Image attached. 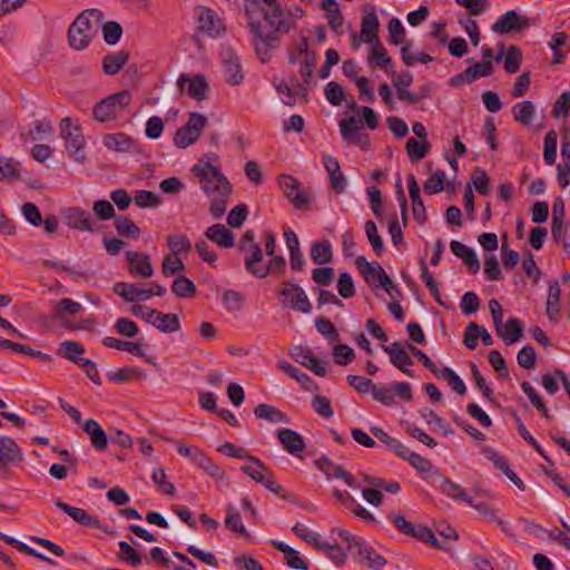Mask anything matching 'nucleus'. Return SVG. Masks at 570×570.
Returning <instances> with one entry per match:
<instances>
[{
  "label": "nucleus",
  "mask_w": 570,
  "mask_h": 570,
  "mask_svg": "<svg viewBox=\"0 0 570 570\" xmlns=\"http://www.w3.org/2000/svg\"><path fill=\"white\" fill-rule=\"evenodd\" d=\"M323 164H324V167L330 176V181H331L332 188L337 194L343 193L346 188V179H345V176L343 175V173L341 171L338 160L331 155H324Z\"/></svg>",
  "instance_id": "412c9836"
},
{
  "label": "nucleus",
  "mask_w": 570,
  "mask_h": 570,
  "mask_svg": "<svg viewBox=\"0 0 570 570\" xmlns=\"http://www.w3.org/2000/svg\"><path fill=\"white\" fill-rule=\"evenodd\" d=\"M245 257V267L248 272L255 275L258 278H265L267 276V269H262V267H257V263L263 259V252L258 244H252L247 250Z\"/></svg>",
  "instance_id": "c85d7f7f"
},
{
  "label": "nucleus",
  "mask_w": 570,
  "mask_h": 570,
  "mask_svg": "<svg viewBox=\"0 0 570 570\" xmlns=\"http://www.w3.org/2000/svg\"><path fill=\"white\" fill-rule=\"evenodd\" d=\"M401 454L405 455L411 465L419 472L423 474H439V470L435 468V465H433L429 460H426L422 455L415 452L406 451L403 446Z\"/></svg>",
  "instance_id": "a19ab883"
},
{
  "label": "nucleus",
  "mask_w": 570,
  "mask_h": 570,
  "mask_svg": "<svg viewBox=\"0 0 570 570\" xmlns=\"http://www.w3.org/2000/svg\"><path fill=\"white\" fill-rule=\"evenodd\" d=\"M407 183H409L410 198L412 200L413 217L420 225H423L426 220V210H425L423 200L421 198L420 186H419L413 174H410L407 176Z\"/></svg>",
  "instance_id": "6ab92c4d"
},
{
  "label": "nucleus",
  "mask_w": 570,
  "mask_h": 570,
  "mask_svg": "<svg viewBox=\"0 0 570 570\" xmlns=\"http://www.w3.org/2000/svg\"><path fill=\"white\" fill-rule=\"evenodd\" d=\"M60 136L65 140L66 149L69 156L76 161L85 160V137L78 126L71 127L70 118H63L60 121Z\"/></svg>",
  "instance_id": "423d86ee"
},
{
  "label": "nucleus",
  "mask_w": 570,
  "mask_h": 570,
  "mask_svg": "<svg viewBox=\"0 0 570 570\" xmlns=\"http://www.w3.org/2000/svg\"><path fill=\"white\" fill-rule=\"evenodd\" d=\"M63 215L66 224L72 229L90 233H95L99 229L91 214L80 207L67 208Z\"/></svg>",
  "instance_id": "9b49d317"
},
{
  "label": "nucleus",
  "mask_w": 570,
  "mask_h": 570,
  "mask_svg": "<svg viewBox=\"0 0 570 570\" xmlns=\"http://www.w3.org/2000/svg\"><path fill=\"white\" fill-rule=\"evenodd\" d=\"M422 419L426 422V424L434 426L444 435H450L453 433V429L446 423L441 416H439L433 410L424 409L421 412Z\"/></svg>",
  "instance_id": "603ef678"
},
{
  "label": "nucleus",
  "mask_w": 570,
  "mask_h": 570,
  "mask_svg": "<svg viewBox=\"0 0 570 570\" xmlns=\"http://www.w3.org/2000/svg\"><path fill=\"white\" fill-rule=\"evenodd\" d=\"M321 8L328 13L327 18L331 29L337 32L344 21L338 3L335 0H322Z\"/></svg>",
  "instance_id": "c03bdc74"
},
{
  "label": "nucleus",
  "mask_w": 570,
  "mask_h": 570,
  "mask_svg": "<svg viewBox=\"0 0 570 570\" xmlns=\"http://www.w3.org/2000/svg\"><path fill=\"white\" fill-rule=\"evenodd\" d=\"M102 344L108 347H112L129 354H132L135 356H139L141 354V346L139 343L130 342V341H122L115 337H105L102 340Z\"/></svg>",
  "instance_id": "de8ad7c7"
},
{
  "label": "nucleus",
  "mask_w": 570,
  "mask_h": 570,
  "mask_svg": "<svg viewBox=\"0 0 570 570\" xmlns=\"http://www.w3.org/2000/svg\"><path fill=\"white\" fill-rule=\"evenodd\" d=\"M232 186H223L218 190L207 193L206 196L210 200L209 213L216 219L220 218L227 208L230 199Z\"/></svg>",
  "instance_id": "a211bd4d"
},
{
  "label": "nucleus",
  "mask_w": 570,
  "mask_h": 570,
  "mask_svg": "<svg viewBox=\"0 0 570 570\" xmlns=\"http://www.w3.org/2000/svg\"><path fill=\"white\" fill-rule=\"evenodd\" d=\"M193 171L199 178L202 190L205 194L230 185L228 179L217 167L204 159H200V161L193 167Z\"/></svg>",
  "instance_id": "0eeeda50"
},
{
  "label": "nucleus",
  "mask_w": 570,
  "mask_h": 570,
  "mask_svg": "<svg viewBox=\"0 0 570 570\" xmlns=\"http://www.w3.org/2000/svg\"><path fill=\"white\" fill-rule=\"evenodd\" d=\"M206 125L207 118L204 115L191 114L187 124L176 131L174 137L175 145L178 148H187L195 144Z\"/></svg>",
  "instance_id": "6e6552de"
},
{
  "label": "nucleus",
  "mask_w": 570,
  "mask_h": 570,
  "mask_svg": "<svg viewBox=\"0 0 570 570\" xmlns=\"http://www.w3.org/2000/svg\"><path fill=\"white\" fill-rule=\"evenodd\" d=\"M561 288L558 279L550 282L547 297V315L550 320L557 321L560 314Z\"/></svg>",
  "instance_id": "2f4dec72"
},
{
  "label": "nucleus",
  "mask_w": 570,
  "mask_h": 570,
  "mask_svg": "<svg viewBox=\"0 0 570 570\" xmlns=\"http://www.w3.org/2000/svg\"><path fill=\"white\" fill-rule=\"evenodd\" d=\"M325 96L333 106H341L345 100V90L340 83L330 81L325 87Z\"/></svg>",
  "instance_id": "774afa93"
},
{
  "label": "nucleus",
  "mask_w": 570,
  "mask_h": 570,
  "mask_svg": "<svg viewBox=\"0 0 570 570\" xmlns=\"http://www.w3.org/2000/svg\"><path fill=\"white\" fill-rule=\"evenodd\" d=\"M105 146L115 153H132L136 150L135 140L124 134H108L104 137Z\"/></svg>",
  "instance_id": "393cba45"
},
{
  "label": "nucleus",
  "mask_w": 570,
  "mask_h": 570,
  "mask_svg": "<svg viewBox=\"0 0 570 570\" xmlns=\"http://www.w3.org/2000/svg\"><path fill=\"white\" fill-rule=\"evenodd\" d=\"M227 514L225 518L226 528L236 535H246L247 529L242 521L239 512L232 504L226 507Z\"/></svg>",
  "instance_id": "a18cd8bd"
},
{
  "label": "nucleus",
  "mask_w": 570,
  "mask_h": 570,
  "mask_svg": "<svg viewBox=\"0 0 570 570\" xmlns=\"http://www.w3.org/2000/svg\"><path fill=\"white\" fill-rule=\"evenodd\" d=\"M531 26V19L520 14L515 10H509L501 14L492 24V30L499 35L521 32Z\"/></svg>",
  "instance_id": "1a4fd4ad"
},
{
  "label": "nucleus",
  "mask_w": 570,
  "mask_h": 570,
  "mask_svg": "<svg viewBox=\"0 0 570 570\" xmlns=\"http://www.w3.org/2000/svg\"><path fill=\"white\" fill-rule=\"evenodd\" d=\"M370 63H375V66L385 69L389 73H393L392 70V59L389 56L386 49L383 47L382 42H375L371 45V55H370Z\"/></svg>",
  "instance_id": "473e14b6"
},
{
  "label": "nucleus",
  "mask_w": 570,
  "mask_h": 570,
  "mask_svg": "<svg viewBox=\"0 0 570 570\" xmlns=\"http://www.w3.org/2000/svg\"><path fill=\"white\" fill-rule=\"evenodd\" d=\"M83 432L89 436L91 443L98 449H105L108 444V436L101 425L94 419L83 423Z\"/></svg>",
  "instance_id": "7c9ffc66"
},
{
  "label": "nucleus",
  "mask_w": 570,
  "mask_h": 570,
  "mask_svg": "<svg viewBox=\"0 0 570 570\" xmlns=\"http://www.w3.org/2000/svg\"><path fill=\"white\" fill-rule=\"evenodd\" d=\"M317 468L325 475L326 480H342L351 489H358L354 478L341 465L332 462L327 458L317 461Z\"/></svg>",
  "instance_id": "f3484780"
},
{
  "label": "nucleus",
  "mask_w": 570,
  "mask_h": 570,
  "mask_svg": "<svg viewBox=\"0 0 570 570\" xmlns=\"http://www.w3.org/2000/svg\"><path fill=\"white\" fill-rule=\"evenodd\" d=\"M223 303L227 311L239 312L244 305V297L242 294L234 289H227L223 294Z\"/></svg>",
  "instance_id": "69168bd1"
},
{
  "label": "nucleus",
  "mask_w": 570,
  "mask_h": 570,
  "mask_svg": "<svg viewBox=\"0 0 570 570\" xmlns=\"http://www.w3.org/2000/svg\"><path fill=\"white\" fill-rule=\"evenodd\" d=\"M223 67L225 80L229 86H239L244 80V73L239 57L232 50L226 49L223 53Z\"/></svg>",
  "instance_id": "dca6fc26"
},
{
  "label": "nucleus",
  "mask_w": 570,
  "mask_h": 570,
  "mask_svg": "<svg viewBox=\"0 0 570 570\" xmlns=\"http://www.w3.org/2000/svg\"><path fill=\"white\" fill-rule=\"evenodd\" d=\"M171 291L179 297H193L196 294V285L188 277L179 276L173 282Z\"/></svg>",
  "instance_id": "13d9d810"
},
{
  "label": "nucleus",
  "mask_w": 570,
  "mask_h": 570,
  "mask_svg": "<svg viewBox=\"0 0 570 570\" xmlns=\"http://www.w3.org/2000/svg\"><path fill=\"white\" fill-rule=\"evenodd\" d=\"M115 228L122 236H131L134 238L140 236L139 227L127 216H117L115 219Z\"/></svg>",
  "instance_id": "bf43d9fd"
},
{
  "label": "nucleus",
  "mask_w": 570,
  "mask_h": 570,
  "mask_svg": "<svg viewBox=\"0 0 570 570\" xmlns=\"http://www.w3.org/2000/svg\"><path fill=\"white\" fill-rule=\"evenodd\" d=\"M277 438L283 445L284 450H286L289 454L294 456H299L302 452L305 450V442L303 436L296 431L289 429H282L277 432Z\"/></svg>",
  "instance_id": "aec40b11"
},
{
  "label": "nucleus",
  "mask_w": 570,
  "mask_h": 570,
  "mask_svg": "<svg viewBox=\"0 0 570 570\" xmlns=\"http://www.w3.org/2000/svg\"><path fill=\"white\" fill-rule=\"evenodd\" d=\"M311 258L317 265H325L333 258L332 246L328 240L315 242L311 246Z\"/></svg>",
  "instance_id": "58836bf2"
},
{
  "label": "nucleus",
  "mask_w": 570,
  "mask_h": 570,
  "mask_svg": "<svg viewBox=\"0 0 570 570\" xmlns=\"http://www.w3.org/2000/svg\"><path fill=\"white\" fill-rule=\"evenodd\" d=\"M167 245L171 250L173 255H179L183 252H187L190 249L191 244L186 235H168L167 236Z\"/></svg>",
  "instance_id": "338daca9"
},
{
  "label": "nucleus",
  "mask_w": 570,
  "mask_h": 570,
  "mask_svg": "<svg viewBox=\"0 0 570 570\" xmlns=\"http://www.w3.org/2000/svg\"><path fill=\"white\" fill-rule=\"evenodd\" d=\"M379 18L374 9H372L370 12H367L362 18L361 23V38L370 45L379 42L380 39L377 37L379 32Z\"/></svg>",
  "instance_id": "cd10ccee"
},
{
  "label": "nucleus",
  "mask_w": 570,
  "mask_h": 570,
  "mask_svg": "<svg viewBox=\"0 0 570 570\" xmlns=\"http://www.w3.org/2000/svg\"><path fill=\"white\" fill-rule=\"evenodd\" d=\"M276 366L286 375L298 382L304 389L309 390L313 387L312 380L301 372L297 367L289 364L286 360L282 358L277 362Z\"/></svg>",
  "instance_id": "79ce46f5"
},
{
  "label": "nucleus",
  "mask_w": 570,
  "mask_h": 570,
  "mask_svg": "<svg viewBox=\"0 0 570 570\" xmlns=\"http://www.w3.org/2000/svg\"><path fill=\"white\" fill-rule=\"evenodd\" d=\"M468 62L470 66L465 69V77H470L472 82L479 78L489 77L494 71L491 60L476 62L473 58H470Z\"/></svg>",
  "instance_id": "4c0bfd02"
},
{
  "label": "nucleus",
  "mask_w": 570,
  "mask_h": 570,
  "mask_svg": "<svg viewBox=\"0 0 570 570\" xmlns=\"http://www.w3.org/2000/svg\"><path fill=\"white\" fill-rule=\"evenodd\" d=\"M129 53L127 51H118L107 55L102 60V69L107 75H116L128 61Z\"/></svg>",
  "instance_id": "e433bc0d"
},
{
  "label": "nucleus",
  "mask_w": 570,
  "mask_h": 570,
  "mask_svg": "<svg viewBox=\"0 0 570 570\" xmlns=\"http://www.w3.org/2000/svg\"><path fill=\"white\" fill-rule=\"evenodd\" d=\"M119 546V559L131 566L138 567L140 566L142 558L138 551H136L127 541H120Z\"/></svg>",
  "instance_id": "5fc2aeb1"
},
{
  "label": "nucleus",
  "mask_w": 570,
  "mask_h": 570,
  "mask_svg": "<svg viewBox=\"0 0 570 570\" xmlns=\"http://www.w3.org/2000/svg\"><path fill=\"white\" fill-rule=\"evenodd\" d=\"M131 102V94L122 90L112 94L99 102L92 109V117L99 122L114 120L120 115Z\"/></svg>",
  "instance_id": "20e7f679"
},
{
  "label": "nucleus",
  "mask_w": 570,
  "mask_h": 570,
  "mask_svg": "<svg viewBox=\"0 0 570 570\" xmlns=\"http://www.w3.org/2000/svg\"><path fill=\"white\" fill-rule=\"evenodd\" d=\"M132 200L140 208H155L161 203L160 197L156 193L144 189L137 191Z\"/></svg>",
  "instance_id": "e2e57ef3"
},
{
  "label": "nucleus",
  "mask_w": 570,
  "mask_h": 570,
  "mask_svg": "<svg viewBox=\"0 0 570 570\" xmlns=\"http://www.w3.org/2000/svg\"><path fill=\"white\" fill-rule=\"evenodd\" d=\"M151 479L154 483L158 487V489L167 494V495H174L176 492V488L174 484L168 480V476L165 472V469L160 465L155 466L151 472Z\"/></svg>",
  "instance_id": "09e8293b"
},
{
  "label": "nucleus",
  "mask_w": 570,
  "mask_h": 570,
  "mask_svg": "<svg viewBox=\"0 0 570 570\" xmlns=\"http://www.w3.org/2000/svg\"><path fill=\"white\" fill-rule=\"evenodd\" d=\"M177 451L180 455L189 459L199 468L205 463L206 459L208 458L207 454L197 445L178 444Z\"/></svg>",
  "instance_id": "864d4df0"
},
{
  "label": "nucleus",
  "mask_w": 570,
  "mask_h": 570,
  "mask_svg": "<svg viewBox=\"0 0 570 570\" xmlns=\"http://www.w3.org/2000/svg\"><path fill=\"white\" fill-rule=\"evenodd\" d=\"M522 61L521 50L517 46H510L507 49L503 68L508 73H515Z\"/></svg>",
  "instance_id": "4d7b16f0"
},
{
  "label": "nucleus",
  "mask_w": 570,
  "mask_h": 570,
  "mask_svg": "<svg viewBox=\"0 0 570 570\" xmlns=\"http://www.w3.org/2000/svg\"><path fill=\"white\" fill-rule=\"evenodd\" d=\"M281 296V305L304 314H308L312 304L305 291L294 281L285 282L278 291Z\"/></svg>",
  "instance_id": "39448f33"
},
{
  "label": "nucleus",
  "mask_w": 570,
  "mask_h": 570,
  "mask_svg": "<svg viewBox=\"0 0 570 570\" xmlns=\"http://www.w3.org/2000/svg\"><path fill=\"white\" fill-rule=\"evenodd\" d=\"M514 119L522 125H530L535 116V107L532 101L524 100L512 107Z\"/></svg>",
  "instance_id": "37998d69"
},
{
  "label": "nucleus",
  "mask_w": 570,
  "mask_h": 570,
  "mask_svg": "<svg viewBox=\"0 0 570 570\" xmlns=\"http://www.w3.org/2000/svg\"><path fill=\"white\" fill-rule=\"evenodd\" d=\"M100 29L102 31L105 42L110 46L116 45L122 36V27L116 21H102Z\"/></svg>",
  "instance_id": "6e6d98bb"
},
{
  "label": "nucleus",
  "mask_w": 570,
  "mask_h": 570,
  "mask_svg": "<svg viewBox=\"0 0 570 570\" xmlns=\"http://www.w3.org/2000/svg\"><path fill=\"white\" fill-rule=\"evenodd\" d=\"M278 184L285 197L295 208L302 209L304 206L309 204L311 198L308 194L302 189L301 184L294 177L289 175H281Z\"/></svg>",
  "instance_id": "9d476101"
},
{
  "label": "nucleus",
  "mask_w": 570,
  "mask_h": 570,
  "mask_svg": "<svg viewBox=\"0 0 570 570\" xmlns=\"http://www.w3.org/2000/svg\"><path fill=\"white\" fill-rule=\"evenodd\" d=\"M558 135L556 130H550L544 138L543 158L548 165H553L557 159Z\"/></svg>",
  "instance_id": "680f3d73"
},
{
  "label": "nucleus",
  "mask_w": 570,
  "mask_h": 570,
  "mask_svg": "<svg viewBox=\"0 0 570 570\" xmlns=\"http://www.w3.org/2000/svg\"><path fill=\"white\" fill-rule=\"evenodd\" d=\"M150 324L164 333L177 332L180 327L179 320L176 314H164L156 309L154 312Z\"/></svg>",
  "instance_id": "c756f323"
},
{
  "label": "nucleus",
  "mask_w": 570,
  "mask_h": 570,
  "mask_svg": "<svg viewBox=\"0 0 570 570\" xmlns=\"http://www.w3.org/2000/svg\"><path fill=\"white\" fill-rule=\"evenodd\" d=\"M177 87L180 91L187 92V95L196 100H204L207 97L209 90L208 82L204 75L198 73L194 78L183 73L177 80Z\"/></svg>",
  "instance_id": "ddd939ff"
},
{
  "label": "nucleus",
  "mask_w": 570,
  "mask_h": 570,
  "mask_svg": "<svg viewBox=\"0 0 570 570\" xmlns=\"http://www.w3.org/2000/svg\"><path fill=\"white\" fill-rule=\"evenodd\" d=\"M244 459L246 462L240 470L258 483L264 481V479L267 476V469L264 463L256 456L252 455H246Z\"/></svg>",
  "instance_id": "f704fd0d"
},
{
  "label": "nucleus",
  "mask_w": 570,
  "mask_h": 570,
  "mask_svg": "<svg viewBox=\"0 0 570 570\" xmlns=\"http://www.w3.org/2000/svg\"><path fill=\"white\" fill-rule=\"evenodd\" d=\"M51 502L55 507L60 509L65 514L72 518L78 523L83 524V525H90V527L98 525V521L95 518H92L90 514H88L86 510H83L81 508L71 507V505L62 502L58 498H52Z\"/></svg>",
  "instance_id": "5701e85b"
},
{
  "label": "nucleus",
  "mask_w": 570,
  "mask_h": 570,
  "mask_svg": "<svg viewBox=\"0 0 570 570\" xmlns=\"http://www.w3.org/2000/svg\"><path fill=\"white\" fill-rule=\"evenodd\" d=\"M263 8L259 0H246L244 4L248 27L253 35L261 31V14H263Z\"/></svg>",
  "instance_id": "72a5a7b5"
},
{
  "label": "nucleus",
  "mask_w": 570,
  "mask_h": 570,
  "mask_svg": "<svg viewBox=\"0 0 570 570\" xmlns=\"http://www.w3.org/2000/svg\"><path fill=\"white\" fill-rule=\"evenodd\" d=\"M254 413L257 417L272 423H283L287 420L286 415L282 411L267 404H259L254 410Z\"/></svg>",
  "instance_id": "8fccbe9b"
},
{
  "label": "nucleus",
  "mask_w": 570,
  "mask_h": 570,
  "mask_svg": "<svg viewBox=\"0 0 570 570\" xmlns=\"http://www.w3.org/2000/svg\"><path fill=\"white\" fill-rule=\"evenodd\" d=\"M114 291L127 302H140L150 298V291H147V288H140L134 283H117L114 286Z\"/></svg>",
  "instance_id": "b1692460"
},
{
  "label": "nucleus",
  "mask_w": 570,
  "mask_h": 570,
  "mask_svg": "<svg viewBox=\"0 0 570 570\" xmlns=\"http://www.w3.org/2000/svg\"><path fill=\"white\" fill-rule=\"evenodd\" d=\"M263 21L261 31L254 35V48L264 63L268 62L272 52L281 45V37L296 28V23L288 18L287 11L277 0H263Z\"/></svg>",
  "instance_id": "f257e3e1"
},
{
  "label": "nucleus",
  "mask_w": 570,
  "mask_h": 570,
  "mask_svg": "<svg viewBox=\"0 0 570 570\" xmlns=\"http://www.w3.org/2000/svg\"><path fill=\"white\" fill-rule=\"evenodd\" d=\"M361 540V538L356 537L347 529L342 527L332 528L327 537V542H333L335 547L327 549L330 559L336 566L344 564L347 560V551L353 553Z\"/></svg>",
  "instance_id": "7ed1b4c3"
},
{
  "label": "nucleus",
  "mask_w": 570,
  "mask_h": 570,
  "mask_svg": "<svg viewBox=\"0 0 570 570\" xmlns=\"http://www.w3.org/2000/svg\"><path fill=\"white\" fill-rule=\"evenodd\" d=\"M196 19L198 30L209 37H217L225 30L224 23L212 9L199 7Z\"/></svg>",
  "instance_id": "4468645a"
},
{
  "label": "nucleus",
  "mask_w": 570,
  "mask_h": 570,
  "mask_svg": "<svg viewBox=\"0 0 570 570\" xmlns=\"http://www.w3.org/2000/svg\"><path fill=\"white\" fill-rule=\"evenodd\" d=\"M104 20L98 9L83 10L68 29L69 45L76 50H83L97 35Z\"/></svg>",
  "instance_id": "f03ea898"
},
{
  "label": "nucleus",
  "mask_w": 570,
  "mask_h": 570,
  "mask_svg": "<svg viewBox=\"0 0 570 570\" xmlns=\"http://www.w3.org/2000/svg\"><path fill=\"white\" fill-rule=\"evenodd\" d=\"M426 368L433 372L438 379L445 381L451 389L458 394L465 393V384L459 375H456L450 367L441 366L436 358H422Z\"/></svg>",
  "instance_id": "f8f14e48"
},
{
  "label": "nucleus",
  "mask_w": 570,
  "mask_h": 570,
  "mask_svg": "<svg viewBox=\"0 0 570 570\" xmlns=\"http://www.w3.org/2000/svg\"><path fill=\"white\" fill-rule=\"evenodd\" d=\"M430 142L428 140H416L409 138L406 141V151L412 161H417L426 156L430 150Z\"/></svg>",
  "instance_id": "3c124183"
},
{
  "label": "nucleus",
  "mask_w": 570,
  "mask_h": 570,
  "mask_svg": "<svg viewBox=\"0 0 570 570\" xmlns=\"http://www.w3.org/2000/svg\"><path fill=\"white\" fill-rule=\"evenodd\" d=\"M441 490L448 497L465 503H472V497L458 483H454L448 478H443L441 482Z\"/></svg>",
  "instance_id": "49530a36"
},
{
  "label": "nucleus",
  "mask_w": 570,
  "mask_h": 570,
  "mask_svg": "<svg viewBox=\"0 0 570 570\" xmlns=\"http://www.w3.org/2000/svg\"><path fill=\"white\" fill-rule=\"evenodd\" d=\"M522 324L518 318H509L502 326L501 333H497L507 345L518 342L522 336Z\"/></svg>",
  "instance_id": "c9c22d12"
},
{
  "label": "nucleus",
  "mask_w": 570,
  "mask_h": 570,
  "mask_svg": "<svg viewBox=\"0 0 570 570\" xmlns=\"http://www.w3.org/2000/svg\"><path fill=\"white\" fill-rule=\"evenodd\" d=\"M353 553H357L362 558L361 561L372 569L380 570L386 564V560L364 540H361Z\"/></svg>",
  "instance_id": "bb28decb"
},
{
  "label": "nucleus",
  "mask_w": 570,
  "mask_h": 570,
  "mask_svg": "<svg viewBox=\"0 0 570 570\" xmlns=\"http://www.w3.org/2000/svg\"><path fill=\"white\" fill-rule=\"evenodd\" d=\"M340 128L343 139L352 144L362 134V119L355 117L345 118L341 120Z\"/></svg>",
  "instance_id": "ea45409f"
},
{
  "label": "nucleus",
  "mask_w": 570,
  "mask_h": 570,
  "mask_svg": "<svg viewBox=\"0 0 570 570\" xmlns=\"http://www.w3.org/2000/svg\"><path fill=\"white\" fill-rule=\"evenodd\" d=\"M293 531L308 544L325 551L335 547L333 542H327V538H323L320 533L313 531L309 527L304 523H296Z\"/></svg>",
  "instance_id": "4be33fe9"
},
{
  "label": "nucleus",
  "mask_w": 570,
  "mask_h": 570,
  "mask_svg": "<svg viewBox=\"0 0 570 570\" xmlns=\"http://www.w3.org/2000/svg\"><path fill=\"white\" fill-rule=\"evenodd\" d=\"M521 390L529 397L531 404L535 409H538V411H540V413L542 415H544L546 417L550 416L549 410L547 409V406L543 403L542 399L540 397V395L538 394L535 389L529 382H523L521 384Z\"/></svg>",
  "instance_id": "0e129e2a"
},
{
  "label": "nucleus",
  "mask_w": 570,
  "mask_h": 570,
  "mask_svg": "<svg viewBox=\"0 0 570 570\" xmlns=\"http://www.w3.org/2000/svg\"><path fill=\"white\" fill-rule=\"evenodd\" d=\"M129 272L141 278H149L154 275V267L148 254L137 250L126 253Z\"/></svg>",
  "instance_id": "2eb2a0df"
},
{
  "label": "nucleus",
  "mask_w": 570,
  "mask_h": 570,
  "mask_svg": "<svg viewBox=\"0 0 570 570\" xmlns=\"http://www.w3.org/2000/svg\"><path fill=\"white\" fill-rule=\"evenodd\" d=\"M206 237L223 248H230L235 244L234 234L223 224H214L205 232Z\"/></svg>",
  "instance_id": "a878e982"
},
{
  "label": "nucleus",
  "mask_w": 570,
  "mask_h": 570,
  "mask_svg": "<svg viewBox=\"0 0 570 570\" xmlns=\"http://www.w3.org/2000/svg\"><path fill=\"white\" fill-rule=\"evenodd\" d=\"M20 458L16 441L9 436L0 435V460H17Z\"/></svg>",
  "instance_id": "052dcab7"
}]
</instances>
